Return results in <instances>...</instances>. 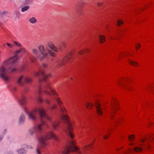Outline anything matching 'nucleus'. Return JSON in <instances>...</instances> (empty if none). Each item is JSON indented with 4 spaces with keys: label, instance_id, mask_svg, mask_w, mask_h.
I'll return each instance as SVG.
<instances>
[{
    "label": "nucleus",
    "instance_id": "f257e3e1",
    "mask_svg": "<svg viewBox=\"0 0 154 154\" xmlns=\"http://www.w3.org/2000/svg\"><path fill=\"white\" fill-rule=\"evenodd\" d=\"M39 113L40 118L41 119V123L37 126H35L29 131L30 134L32 135L35 132H40L43 130L42 126L45 124V122L42 119V118L44 117L48 120L50 121L51 119L48 117L44 109L42 108H35L30 112L29 114V118L33 121L36 120V114L37 111Z\"/></svg>",
    "mask_w": 154,
    "mask_h": 154
},
{
    "label": "nucleus",
    "instance_id": "f03ea898",
    "mask_svg": "<svg viewBox=\"0 0 154 154\" xmlns=\"http://www.w3.org/2000/svg\"><path fill=\"white\" fill-rule=\"evenodd\" d=\"M18 56H14L1 63L2 67L0 68V75L5 81H8L10 79V77L8 75V71L4 66H7L10 64H15L18 62Z\"/></svg>",
    "mask_w": 154,
    "mask_h": 154
},
{
    "label": "nucleus",
    "instance_id": "7ed1b4c3",
    "mask_svg": "<svg viewBox=\"0 0 154 154\" xmlns=\"http://www.w3.org/2000/svg\"><path fill=\"white\" fill-rule=\"evenodd\" d=\"M77 142L75 140H71L69 141L68 145L66 146L63 152V154H69L70 152H76L79 154L84 153L86 150L88 149V148L92 145V143L82 147L80 151H78L79 148L75 145Z\"/></svg>",
    "mask_w": 154,
    "mask_h": 154
},
{
    "label": "nucleus",
    "instance_id": "20e7f679",
    "mask_svg": "<svg viewBox=\"0 0 154 154\" xmlns=\"http://www.w3.org/2000/svg\"><path fill=\"white\" fill-rule=\"evenodd\" d=\"M61 118L62 120L65 121L67 125V129L68 131V132H67V130H64V131L66 133H68L69 136L71 139H73L74 137V134L71 132V131L72 130V123L69 120V117L66 115L63 114L61 116Z\"/></svg>",
    "mask_w": 154,
    "mask_h": 154
},
{
    "label": "nucleus",
    "instance_id": "39448f33",
    "mask_svg": "<svg viewBox=\"0 0 154 154\" xmlns=\"http://www.w3.org/2000/svg\"><path fill=\"white\" fill-rule=\"evenodd\" d=\"M53 138L54 140H57V136L52 132H47L45 136H43L39 139V143L42 147H44L47 144L46 140H48Z\"/></svg>",
    "mask_w": 154,
    "mask_h": 154
},
{
    "label": "nucleus",
    "instance_id": "423d86ee",
    "mask_svg": "<svg viewBox=\"0 0 154 154\" xmlns=\"http://www.w3.org/2000/svg\"><path fill=\"white\" fill-rule=\"evenodd\" d=\"M43 92L47 95L50 96L51 92L53 95H56L57 97L58 96V95L57 94L54 90L52 89L49 83H47L42 87H40L38 90V93L39 95Z\"/></svg>",
    "mask_w": 154,
    "mask_h": 154
},
{
    "label": "nucleus",
    "instance_id": "0eeeda50",
    "mask_svg": "<svg viewBox=\"0 0 154 154\" xmlns=\"http://www.w3.org/2000/svg\"><path fill=\"white\" fill-rule=\"evenodd\" d=\"M72 57V54L71 52L67 54L63 58L58 60L56 63V67L61 68L64 66Z\"/></svg>",
    "mask_w": 154,
    "mask_h": 154
},
{
    "label": "nucleus",
    "instance_id": "6e6552de",
    "mask_svg": "<svg viewBox=\"0 0 154 154\" xmlns=\"http://www.w3.org/2000/svg\"><path fill=\"white\" fill-rule=\"evenodd\" d=\"M47 45L51 50L49 49L48 50V54L50 56L55 57L57 55L55 53H57L58 51V49L52 42L49 41L47 43Z\"/></svg>",
    "mask_w": 154,
    "mask_h": 154
},
{
    "label": "nucleus",
    "instance_id": "1a4fd4ad",
    "mask_svg": "<svg viewBox=\"0 0 154 154\" xmlns=\"http://www.w3.org/2000/svg\"><path fill=\"white\" fill-rule=\"evenodd\" d=\"M111 104V110L109 114L111 119L113 120L116 111L118 108L117 100L115 98H113L112 99Z\"/></svg>",
    "mask_w": 154,
    "mask_h": 154
},
{
    "label": "nucleus",
    "instance_id": "9d476101",
    "mask_svg": "<svg viewBox=\"0 0 154 154\" xmlns=\"http://www.w3.org/2000/svg\"><path fill=\"white\" fill-rule=\"evenodd\" d=\"M38 49L41 54V55L38 57L39 60H42L47 58L48 56V54L44 46L42 45H40L38 47Z\"/></svg>",
    "mask_w": 154,
    "mask_h": 154
},
{
    "label": "nucleus",
    "instance_id": "9b49d317",
    "mask_svg": "<svg viewBox=\"0 0 154 154\" xmlns=\"http://www.w3.org/2000/svg\"><path fill=\"white\" fill-rule=\"evenodd\" d=\"M45 71L42 70V69H39L38 72H36L35 73V76H39L40 75H42L43 78L42 79H39V82H41L42 81H45V79L50 76L49 74H44Z\"/></svg>",
    "mask_w": 154,
    "mask_h": 154
},
{
    "label": "nucleus",
    "instance_id": "f8f14e48",
    "mask_svg": "<svg viewBox=\"0 0 154 154\" xmlns=\"http://www.w3.org/2000/svg\"><path fill=\"white\" fill-rule=\"evenodd\" d=\"M126 80L125 79H122L119 80L117 82V84L121 88L129 90V88L126 84Z\"/></svg>",
    "mask_w": 154,
    "mask_h": 154
},
{
    "label": "nucleus",
    "instance_id": "ddd939ff",
    "mask_svg": "<svg viewBox=\"0 0 154 154\" xmlns=\"http://www.w3.org/2000/svg\"><path fill=\"white\" fill-rule=\"evenodd\" d=\"M95 106L97 109V112L99 115L102 116L103 112L101 109L100 102L98 100H96L95 102Z\"/></svg>",
    "mask_w": 154,
    "mask_h": 154
},
{
    "label": "nucleus",
    "instance_id": "4468645a",
    "mask_svg": "<svg viewBox=\"0 0 154 154\" xmlns=\"http://www.w3.org/2000/svg\"><path fill=\"white\" fill-rule=\"evenodd\" d=\"M128 62L130 65L135 67H138L139 66L137 62L132 61L130 59L128 60Z\"/></svg>",
    "mask_w": 154,
    "mask_h": 154
},
{
    "label": "nucleus",
    "instance_id": "2eb2a0df",
    "mask_svg": "<svg viewBox=\"0 0 154 154\" xmlns=\"http://www.w3.org/2000/svg\"><path fill=\"white\" fill-rule=\"evenodd\" d=\"M24 80V77L23 76H21L19 78L17 81L18 84L20 86H23L24 84V82L23 80Z\"/></svg>",
    "mask_w": 154,
    "mask_h": 154
},
{
    "label": "nucleus",
    "instance_id": "dca6fc26",
    "mask_svg": "<svg viewBox=\"0 0 154 154\" xmlns=\"http://www.w3.org/2000/svg\"><path fill=\"white\" fill-rule=\"evenodd\" d=\"M134 150L137 153L141 152L143 151V149L141 147L136 146L134 147Z\"/></svg>",
    "mask_w": 154,
    "mask_h": 154
},
{
    "label": "nucleus",
    "instance_id": "f3484780",
    "mask_svg": "<svg viewBox=\"0 0 154 154\" xmlns=\"http://www.w3.org/2000/svg\"><path fill=\"white\" fill-rule=\"evenodd\" d=\"M60 122L59 121H54L52 124V127L54 129L56 130L59 127Z\"/></svg>",
    "mask_w": 154,
    "mask_h": 154
},
{
    "label": "nucleus",
    "instance_id": "a211bd4d",
    "mask_svg": "<svg viewBox=\"0 0 154 154\" xmlns=\"http://www.w3.org/2000/svg\"><path fill=\"white\" fill-rule=\"evenodd\" d=\"M135 135L134 134L128 135V141L131 142H134L135 139Z\"/></svg>",
    "mask_w": 154,
    "mask_h": 154
},
{
    "label": "nucleus",
    "instance_id": "6ab92c4d",
    "mask_svg": "<svg viewBox=\"0 0 154 154\" xmlns=\"http://www.w3.org/2000/svg\"><path fill=\"white\" fill-rule=\"evenodd\" d=\"M26 49L24 48H22L20 49L16 50L15 52V56H18V55L22 52H25Z\"/></svg>",
    "mask_w": 154,
    "mask_h": 154
},
{
    "label": "nucleus",
    "instance_id": "aec40b11",
    "mask_svg": "<svg viewBox=\"0 0 154 154\" xmlns=\"http://www.w3.org/2000/svg\"><path fill=\"white\" fill-rule=\"evenodd\" d=\"M20 104L21 105H24L26 103V100L25 97L22 96L19 101Z\"/></svg>",
    "mask_w": 154,
    "mask_h": 154
},
{
    "label": "nucleus",
    "instance_id": "412c9836",
    "mask_svg": "<svg viewBox=\"0 0 154 154\" xmlns=\"http://www.w3.org/2000/svg\"><path fill=\"white\" fill-rule=\"evenodd\" d=\"M55 99L57 104L59 106H60L62 105L63 102L59 97H55Z\"/></svg>",
    "mask_w": 154,
    "mask_h": 154
},
{
    "label": "nucleus",
    "instance_id": "4be33fe9",
    "mask_svg": "<svg viewBox=\"0 0 154 154\" xmlns=\"http://www.w3.org/2000/svg\"><path fill=\"white\" fill-rule=\"evenodd\" d=\"M98 37L99 42L100 43H102L105 41V37L104 35H99Z\"/></svg>",
    "mask_w": 154,
    "mask_h": 154
},
{
    "label": "nucleus",
    "instance_id": "5701e85b",
    "mask_svg": "<svg viewBox=\"0 0 154 154\" xmlns=\"http://www.w3.org/2000/svg\"><path fill=\"white\" fill-rule=\"evenodd\" d=\"M24 84L25 83H30L32 82V79L28 77H24Z\"/></svg>",
    "mask_w": 154,
    "mask_h": 154
},
{
    "label": "nucleus",
    "instance_id": "b1692460",
    "mask_svg": "<svg viewBox=\"0 0 154 154\" xmlns=\"http://www.w3.org/2000/svg\"><path fill=\"white\" fill-rule=\"evenodd\" d=\"M124 23V22L123 20L121 19H119L117 21L116 26L119 27L122 25H123Z\"/></svg>",
    "mask_w": 154,
    "mask_h": 154
},
{
    "label": "nucleus",
    "instance_id": "393cba45",
    "mask_svg": "<svg viewBox=\"0 0 154 154\" xmlns=\"http://www.w3.org/2000/svg\"><path fill=\"white\" fill-rule=\"evenodd\" d=\"M48 67V65L47 64L45 63H42V64L41 66L39 69H42V70H44V69L47 68Z\"/></svg>",
    "mask_w": 154,
    "mask_h": 154
},
{
    "label": "nucleus",
    "instance_id": "a878e982",
    "mask_svg": "<svg viewBox=\"0 0 154 154\" xmlns=\"http://www.w3.org/2000/svg\"><path fill=\"white\" fill-rule=\"evenodd\" d=\"M93 106V104L91 103L88 102L86 103V107L88 109H92Z\"/></svg>",
    "mask_w": 154,
    "mask_h": 154
},
{
    "label": "nucleus",
    "instance_id": "bb28decb",
    "mask_svg": "<svg viewBox=\"0 0 154 154\" xmlns=\"http://www.w3.org/2000/svg\"><path fill=\"white\" fill-rule=\"evenodd\" d=\"M29 20V22L32 23H35L37 22L36 19L34 17L30 18Z\"/></svg>",
    "mask_w": 154,
    "mask_h": 154
},
{
    "label": "nucleus",
    "instance_id": "cd10ccee",
    "mask_svg": "<svg viewBox=\"0 0 154 154\" xmlns=\"http://www.w3.org/2000/svg\"><path fill=\"white\" fill-rule=\"evenodd\" d=\"M131 151V148L128 147L124 151V153L125 154H129Z\"/></svg>",
    "mask_w": 154,
    "mask_h": 154
},
{
    "label": "nucleus",
    "instance_id": "c85d7f7f",
    "mask_svg": "<svg viewBox=\"0 0 154 154\" xmlns=\"http://www.w3.org/2000/svg\"><path fill=\"white\" fill-rule=\"evenodd\" d=\"M60 107V112L62 113H64L65 112H66V110L65 108L64 107H61V106Z\"/></svg>",
    "mask_w": 154,
    "mask_h": 154
},
{
    "label": "nucleus",
    "instance_id": "c756f323",
    "mask_svg": "<svg viewBox=\"0 0 154 154\" xmlns=\"http://www.w3.org/2000/svg\"><path fill=\"white\" fill-rule=\"evenodd\" d=\"M29 6H26L22 8L21 11L22 12H24L25 11L27 10L29 8Z\"/></svg>",
    "mask_w": 154,
    "mask_h": 154
},
{
    "label": "nucleus",
    "instance_id": "7c9ffc66",
    "mask_svg": "<svg viewBox=\"0 0 154 154\" xmlns=\"http://www.w3.org/2000/svg\"><path fill=\"white\" fill-rule=\"evenodd\" d=\"M24 117L23 116H20L19 120V122L20 123H22L24 121Z\"/></svg>",
    "mask_w": 154,
    "mask_h": 154
},
{
    "label": "nucleus",
    "instance_id": "2f4dec72",
    "mask_svg": "<svg viewBox=\"0 0 154 154\" xmlns=\"http://www.w3.org/2000/svg\"><path fill=\"white\" fill-rule=\"evenodd\" d=\"M125 55V52H121L119 53V58H121L123 57H124Z\"/></svg>",
    "mask_w": 154,
    "mask_h": 154
},
{
    "label": "nucleus",
    "instance_id": "473e14b6",
    "mask_svg": "<svg viewBox=\"0 0 154 154\" xmlns=\"http://www.w3.org/2000/svg\"><path fill=\"white\" fill-rule=\"evenodd\" d=\"M122 119H117L116 121V123L118 124H120L122 123Z\"/></svg>",
    "mask_w": 154,
    "mask_h": 154
},
{
    "label": "nucleus",
    "instance_id": "72a5a7b5",
    "mask_svg": "<svg viewBox=\"0 0 154 154\" xmlns=\"http://www.w3.org/2000/svg\"><path fill=\"white\" fill-rule=\"evenodd\" d=\"M44 100L46 103L48 104H50L51 103V101L48 98H46L44 99Z\"/></svg>",
    "mask_w": 154,
    "mask_h": 154
},
{
    "label": "nucleus",
    "instance_id": "f704fd0d",
    "mask_svg": "<svg viewBox=\"0 0 154 154\" xmlns=\"http://www.w3.org/2000/svg\"><path fill=\"white\" fill-rule=\"evenodd\" d=\"M32 53L35 55H37L38 53V51L37 49H33L32 50Z\"/></svg>",
    "mask_w": 154,
    "mask_h": 154
},
{
    "label": "nucleus",
    "instance_id": "c9c22d12",
    "mask_svg": "<svg viewBox=\"0 0 154 154\" xmlns=\"http://www.w3.org/2000/svg\"><path fill=\"white\" fill-rule=\"evenodd\" d=\"M103 3L102 2H98L97 4V5L99 7H101L102 6Z\"/></svg>",
    "mask_w": 154,
    "mask_h": 154
},
{
    "label": "nucleus",
    "instance_id": "e433bc0d",
    "mask_svg": "<svg viewBox=\"0 0 154 154\" xmlns=\"http://www.w3.org/2000/svg\"><path fill=\"white\" fill-rule=\"evenodd\" d=\"M141 45L140 44L138 43L135 45V48L137 50L140 47Z\"/></svg>",
    "mask_w": 154,
    "mask_h": 154
},
{
    "label": "nucleus",
    "instance_id": "4c0bfd02",
    "mask_svg": "<svg viewBox=\"0 0 154 154\" xmlns=\"http://www.w3.org/2000/svg\"><path fill=\"white\" fill-rule=\"evenodd\" d=\"M36 152L37 154H41V149L39 148H38L36 149Z\"/></svg>",
    "mask_w": 154,
    "mask_h": 154
},
{
    "label": "nucleus",
    "instance_id": "58836bf2",
    "mask_svg": "<svg viewBox=\"0 0 154 154\" xmlns=\"http://www.w3.org/2000/svg\"><path fill=\"white\" fill-rule=\"evenodd\" d=\"M18 153L20 154H22L24 152V150L23 149H21L19 150L18 151Z\"/></svg>",
    "mask_w": 154,
    "mask_h": 154
},
{
    "label": "nucleus",
    "instance_id": "ea45409f",
    "mask_svg": "<svg viewBox=\"0 0 154 154\" xmlns=\"http://www.w3.org/2000/svg\"><path fill=\"white\" fill-rule=\"evenodd\" d=\"M14 42L16 45H17L18 46L21 47V44L18 42L14 41Z\"/></svg>",
    "mask_w": 154,
    "mask_h": 154
},
{
    "label": "nucleus",
    "instance_id": "a19ab883",
    "mask_svg": "<svg viewBox=\"0 0 154 154\" xmlns=\"http://www.w3.org/2000/svg\"><path fill=\"white\" fill-rule=\"evenodd\" d=\"M37 100L39 102L42 103L43 102V99L39 96L37 98Z\"/></svg>",
    "mask_w": 154,
    "mask_h": 154
},
{
    "label": "nucleus",
    "instance_id": "79ce46f5",
    "mask_svg": "<svg viewBox=\"0 0 154 154\" xmlns=\"http://www.w3.org/2000/svg\"><path fill=\"white\" fill-rule=\"evenodd\" d=\"M56 107V105H54L52 106L50 108V109L51 110H54Z\"/></svg>",
    "mask_w": 154,
    "mask_h": 154
},
{
    "label": "nucleus",
    "instance_id": "37998d69",
    "mask_svg": "<svg viewBox=\"0 0 154 154\" xmlns=\"http://www.w3.org/2000/svg\"><path fill=\"white\" fill-rule=\"evenodd\" d=\"M16 71V69L15 67H14L11 69L10 72H15Z\"/></svg>",
    "mask_w": 154,
    "mask_h": 154
},
{
    "label": "nucleus",
    "instance_id": "c03bdc74",
    "mask_svg": "<svg viewBox=\"0 0 154 154\" xmlns=\"http://www.w3.org/2000/svg\"><path fill=\"white\" fill-rule=\"evenodd\" d=\"M109 135H110V134H108L106 135L103 136V138L105 139H106L109 138Z\"/></svg>",
    "mask_w": 154,
    "mask_h": 154
},
{
    "label": "nucleus",
    "instance_id": "a18cd8bd",
    "mask_svg": "<svg viewBox=\"0 0 154 154\" xmlns=\"http://www.w3.org/2000/svg\"><path fill=\"white\" fill-rule=\"evenodd\" d=\"M84 51L83 50H79L78 52V54L79 55H82L84 53Z\"/></svg>",
    "mask_w": 154,
    "mask_h": 154
},
{
    "label": "nucleus",
    "instance_id": "49530a36",
    "mask_svg": "<svg viewBox=\"0 0 154 154\" xmlns=\"http://www.w3.org/2000/svg\"><path fill=\"white\" fill-rule=\"evenodd\" d=\"M146 140V138H142L140 139V141L141 142L143 143Z\"/></svg>",
    "mask_w": 154,
    "mask_h": 154
},
{
    "label": "nucleus",
    "instance_id": "de8ad7c7",
    "mask_svg": "<svg viewBox=\"0 0 154 154\" xmlns=\"http://www.w3.org/2000/svg\"><path fill=\"white\" fill-rule=\"evenodd\" d=\"M7 45L10 48H13V46L10 43H7Z\"/></svg>",
    "mask_w": 154,
    "mask_h": 154
},
{
    "label": "nucleus",
    "instance_id": "09e8293b",
    "mask_svg": "<svg viewBox=\"0 0 154 154\" xmlns=\"http://www.w3.org/2000/svg\"><path fill=\"white\" fill-rule=\"evenodd\" d=\"M146 144L147 145V147H146L147 149H150L151 148V146L149 144Z\"/></svg>",
    "mask_w": 154,
    "mask_h": 154
},
{
    "label": "nucleus",
    "instance_id": "8fccbe9b",
    "mask_svg": "<svg viewBox=\"0 0 154 154\" xmlns=\"http://www.w3.org/2000/svg\"><path fill=\"white\" fill-rule=\"evenodd\" d=\"M61 45L63 46L64 47H65L66 46V44L65 42H62L61 43Z\"/></svg>",
    "mask_w": 154,
    "mask_h": 154
},
{
    "label": "nucleus",
    "instance_id": "3c124183",
    "mask_svg": "<svg viewBox=\"0 0 154 154\" xmlns=\"http://www.w3.org/2000/svg\"><path fill=\"white\" fill-rule=\"evenodd\" d=\"M134 144L132 143H129V145L131 146H132L134 145Z\"/></svg>",
    "mask_w": 154,
    "mask_h": 154
},
{
    "label": "nucleus",
    "instance_id": "603ef678",
    "mask_svg": "<svg viewBox=\"0 0 154 154\" xmlns=\"http://www.w3.org/2000/svg\"><path fill=\"white\" fill-rule=\"evenodd\" d=\"M24 110H25V112H26V113L27 114H28V112L27 110V109L26 108H25L24 109Z\"/></svg>",
    "mask_w": 154,
    "mask_h": 154
},
{
    "label": "nucleus",
    "instance_id": "864d4df0",
    "mask_svg": "<svg viewBox=\"0 0 154 154\" xmlns=\"http://www.w3.org/2000/svg\"><path fill=\"white\" fill-rule=\"evenodd\" d=\"M120 149H121L120 148H117L116 149V150L118 151H119V150H120Z\"/></svg>",
    "mask_w": 154,
    "mask_h": 154
},
{
    "label": "nucleus",
    "instance_id": "5fc2aeb1",
    "mask_svg": "<svg viewBox=\"0 0 154 154\" xmlns=\"http://www.w3.org/2000/svg\"><path fill=\"white\" fill-rule=\"evenodd\" d=\"M3 138V137L2 136H0V140H2Z\"/></svg>",
    "mask_w": 154,
    "mask_h": 154
},
{
    "label": "nucleus",
    "instance_id": "6e6d98bb",
    "mask_svg": "<svg viewBox=\"0 0 154 154\" xmlns=\"http://www.w3.org/2000/svg\"><path fill=\"white\" fill-rule=\"evenodd\" d=\"M124 148V146H121V147H120V148L121 149H123Z\"/></svg>",
    "mask_w": 154,
    "mask_h": 154
},
{
    "label": "nucleus",
    "instance_id": "4d7b16f0",
    "mask_svg": "<svg viewBox=\"0 0 154 154\" xmlns=\"http://www.w3.org/2000/svg\"><path fill=\"white\" fill-rule=\"evenodd\" d=\"M151 124H152V123H151V122H150L149 123V126Z\"/></svg>",
    "mask_w": 154,
    "mask_h": 154
},
{
    "label": "nucleus",
    "instance_id": "13d9d810",
    "mask_svg": "<svg viewBox=\"0 0 154 154\" xmlns=\"http://www.w3.org/2000/svg\"><path fill=\"white\" fill-rule=\"evenodd\" d=\"M69 79L71 80H72V79L71 78H69Z\"/></svg>",
    "mask_w": 154,
    "mask_h": 154
},
{
    "label": "nucleus",
    "instance_id": "bf43d9fd",
    "mask_svg": "<svg viewBox=\"0 0 154 154\" xmlns=\"http://www.w3.org/2000/svg\"><path fill=\"white\" fill-rule=\"evenodd\" d=\"M152 137H153V139H154V135Z\"/></svg>",
    "mask_w": 154,
    "mask_h": 154
},
{
    "label": "nucleus",
    "instance_id": "052dcab7",
    "mask_svg": "<svg viewBox=\"0 0 154 154\" xmlns=\"http://www.w3.org/2000/svg\"><path fill=\"white\" fill-rule=\"evenodd\" d=\"M31 61H32V62H33V61L32 60H31Z\"/></svg>",
    "mask_w": 154,
    "mask_h": 154
}]
</instances>
